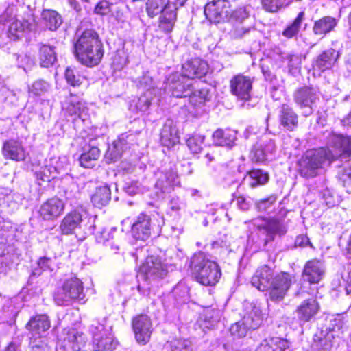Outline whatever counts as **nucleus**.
<instances>
[{"instance_id": "f257e3e1", "label": "nucleus", "mask_w": 351, "mask_h": 351, "mask_svg": "<svg viewBox=\"0 0 351 351\" xmlns=\"http://www.w3.org/2000/svg\"><path fill=\"white\" fill-rule=\"evenodd\" d=\"M293 276L288 271L276 272L274 267L264 264L258 266L251 278L252 285L265 292L272 302L282 300L293 284Z\"/></svg>"}, {"instance_id": "f03ea898", "label": "nucleus", "mask_w": 351, "mask_h": 351, "mask_svg": "<svg viewBox=\"0 0 351 351\" xmlns=\"http://www.w3.org/2000/svg\"><path fill=\"white\" fill-rule=\"evenodd\" d=\"M73 53L81 64L89 68L98 66L104 55V47L98 33L93 29L84 30L74 43Z\"/></svg>"}, {"instance_id": "7ed1b4c3", "label": "nucleus", "mask_w": 351, "mask_h": 351, "mask_svg": "<svg viewBox=\"0 0 351 351\" xmlns=\"http://www.w3.org/2000/svg\"><path fill=\"white\" fill-rule=\"evenodd\" d=\"M188 271L199 284L206 287L215 286L220 280L222 272L219 264L209 259L201 251L194 253L190 258Z\"/></svg>"}, {"instance_id": "20e7f679", "label": "nucleus", "mask_w": 351, "mask_h": 351, "mask_svg": "<svg viewBox=\"0 0 351 351\" xmlns=\"http://www.w3.org/2000/svg\"><path fill=\"white\" fill-rule=\"evenodd\" d=\"M84 283L76 276L60 279L53 293V300L57 306H67L72 302L84 298Z\"/></svg>"}, {"instance_id": "39448f33", "label": "nucleus", "mask_w": 351, "mask_h": 351, "mask_svg": "<svg viewBox=\"0 0 351 351\" xmlns=\"http://www.w3.org/2000/svg\"><path fill=\"white\" fill-rule=\"evenodd\" d=\"M326 154L325 149L307 151L298 161L300 176L306 179L317 176L318 171L323 167Z\"/></svg>"}, {"instance_id": "423d86ee", "label": "nucleus", "mask_w": 351, "mask_h": 351, "mask_svg": "<svg viewBox=\"0 0 351 351\" xmlns=\"http://www.w3.org/2000/svg\"><path fill=\"white\" fill-rule=\"evenodd\" d=\"M85 343V335L74 327L64 328L57 339V347L62 351H80Z\"/></svg>"}, {"instance_id": "0eeeda50", "label": "nucleus", "mask_w": 351, "mask_h": 351, "mask_svg": "<svg viewBox=\"0 0 351 351\" xmlns=\"http://www.w3.org/2000/svg\"><path fill=\"white\" fill-rule=\"evenodd\" d=\"M131 326L134 337L138 344L147 345L151 340L154 332L153 322L146 313H139L131 319Z\"/></svg>"}, {"instance_id": "6e6552de", "label": "nucleus", "mask_w": 351, "mask_h": 351, "mask_svg": "<svg viewBox=\"0 0 351 351\" xmlns=\"http://www.w3.org/2000/svg\"><path fill=\"white\" fill-rule=\"evenodd\" d=\"M66 208V202L57 195L46 199L38 210V217L42 221H53L62 216Z\"/></svg>"}, {"instance_id": "1a4fd4ad", "label": "nucleus", "mask_w": 351, "mask_h": 351, "mask_svg": "<svg viewBox=\"0 0 351 351\" xmlns=\"http://www.w3.org/2000/svg\"><path fill=\"white\" fill-rule=\"evenodd\" d=\"M167 85L172 95L177 98L186 97L190 90L197 88L195 82L184 76L182 73H171L167 80Z\"/></svg>"}, {"instance_id": "9d476101", "label": "nucleus", "mask_w": 351, "mask_h": 351, "mask_svg": "<svg viewBox=\"0 0 351 351\" xmlns=\"http://www.w3.org/2000/svg\"><path fill=\"white\" fill-rule=\"evenodd\" d=\"M254 78L239 73L230 80V91L237 99L247 101L252 98Z\"/></svg>"}, {"instance_id": "9b49d317", "label": "nucleus", "mask_w": 351, "mask_h": 351, "mask_svg": "<svg viewBox=\"0 0 351 351\" xmlns=\"http://www.w3.org/2000/svg\"><path fill=\"white\" fill-rule=\"evenodd\" d=\"M206 18L213 23H219L230 18L232 11L229 10V3L225 0H213L204 6Z\"/></svg>"}, {"instance_id": "f8f14e48", "label": "nucleus", "mask_w": 351, "mask_h": 351, "mask_svg": "<svg viewBox=\"0 0 351 351\" xmlns=\"http://www.w3.org/2000/svg\"><path fill=\"white\" fill-rule=\"evenodd\" d=\"M1 154L4 159L17 162H24L29 155L23 142L12 138L3 142Z\"/></svg>"}, {"instance_id": "ddd939ff", "label": "nucleus", "mask_w": 351, "mask_h": 351, "mask_svg": "<svg viewBox=\"0 0 351 351\" xmlns=\"http://www.w3.org/2000/svg\"><path fill=\"white\" fill-rule=\"evenodd\" d=\"M118 345L112 334L99 324L93 332V348L94 351H113Z\"/></svg>"}, {"instance_id": "4468645a", "label": "nucleus", "mask_w": 351, "mask_h": 351, "mask_svg": "<svg viewBox=\"0 0 351 351\" xmlns=\"http://www.w3.org/2000/svg\"><path fill=\"white\" fill-rule=\"evenodd\" d=\"M208 70L209 66L206 61L200 58L194 57L182 64L180 73L193 81L204 77L208 73Z\"/></svg>"}, {"instance_id": "2eb2a0df", "label": "nucleus", "mask_w": 351, "mask_h": 351, "mask_svg": "<svg viewBox=\"0 0 351 351\" xmlns=\"http://www.w3.org/2000/svg\"><path fill=\"white\" fill-rule=\"evenodd\" d=\"M339 52L334 48H328L322 51L312 62V69L314 73L318 75L332 69L339 58Z\"/></svg>"}, {"instance_id": "dca6fc26", "label": "nucleus", "mask_w": 351, "mask_h": 351, "mask_svg": "<svg viewBox=\"0 0 351 351\" xmlns=\"http://www.w3.org/2000/svg\"><path fill=\"white\" fill-rule=\"evenodd\" d=\"M258 220L260 223L256 224V229L258 230H265L267 234L265 245L274 241L276 234L282 236L287 232L285 227L278 218L274 217H258Z\"/></svg>"}, {"instance_id": "f3484780", "label": "nucleus", "mask_w": 351, "mask_h": 351, "mask_svg": "<svg viewBox=\"0 0 351 351\" xmlns=\"http://www.w3.org/2000/svg\"><path fill=\"white\" fill-rule=\"evenodd\" d=\"M131 234L136 240L145 241L151 236L152 219L145 212L141 213L131 226Z\"/></svg>"}, {"instance_id": "a211bd4d", "label": "nucleus", "mask_w": 351, "mask_h": 351, "mask_svg": "<svg viewBox=\"0 0 351 351\" xmlns=\"http://www.w3.org/2000/svg\"><path fill=\"white\" fill-rule=\"evenodd\" d=\"M321 309L320 304L315 296L304 300L295 308L298 319L308 322L314 319Z\"/></svg>"}, {"instance_id": "6ab92c4d", "label": "nucleus", "mask_w": 351, "mask_h": 351, "mask_svg": "<svg viewBox=\"0 0 351 351\" xmlns=\"http://www.w3.org/2000/svg\"><path fill=\"white\" fill-rule=\"evenodd\" d=\"M324 274L325 270L321 261L317 258H313L304 264L302 276L304 281L313 285L319 283Z\"/></svg>"}, {"instance_id": "aec40b11", "label": "nucleus", "mask_w": 351, "mask_h": 351, "mask_svg": "<svg viewBox=\"0 0 351 351\" xmlns=\"http://www.w3.org/2000/svg\"><path fill=\"white\" fill-rule=\"evenodd\" d=\"M245 8H239L232 11L228 21L231 23L230 34L234 38H239L249 32V27L243 24V20L247 18Z\"/></svg>"}, {"instance_id": "412c9836", "label": "nucleus", "mask_w": 351, "mask_h": 351, "mask_svg": "<svg viewBox=\"0 0 351 351\" xmlns=\"http://www.w3.org/2000/svg\"><path fill=\"white\" fill-rule=\"evenodd\" d=\"M293 100L300 108H310L318 99L316 90L310 86H303L297 88L293 93Z\"/></svg>"}, {"instance_id": "4be33fe9", "label": "nucleus", "mask_w": 351, "mask_h": 351, "mask_svg": "<svg viewBox=\"0 0 351 351\" xmlns=\"http://www.w3.org/2000/svg\"><path fill=\"white\" fill-rule=\"evenodd\" d=\"M178 129L171 121L165 123L160 132V142L163 147L170 149L180 143Z\"/></svg>"}, {"instance_id": "5701e85b", "label": "nucleus", "mask_w": 351, "mask_h": 351, "mask_svg": "<svg viewBox=\"0 0 351 351\" xmlns=\"http://www.w3.org/2000/svg\"><path fill=\"white\" fill-rule=\"evenodd\" d=\"M278 121L282 128L290 132L295 130L298 127V115L287 104H282L280 106Z\"/></svg>"}, {"instance_id": "b1692460", "label": "nucleus", "mask_w": 351, "mask_h": 351, "mask_svg": "<svg viewBox=\"0 0 351 351\" xmlns=\"http://www.w3.org/2000/svg\"><path fill=\"white\" fill-rule=\"evenodd\" d=\"M25 327L32 336L40 337L51 328V320L46 314H36L29 318Z\"/></svg>"}, {"instance_id": "393cba45", "label": "nucleus", "mask_w": 351, "mask_h": 351, "mask_svg": "<svg viewBox=\"0 0 351 351\" xmlns=\"http://www.w3.org/2000/svg\"><path fill=\"white\" fill-rule=\"evenodd\" d=\"M82 221V215L76 210H73L67 213L60 223L59 228L62 234H71L76 229L80 228Z\"/></svg>"}, {"instance_id": "a878e982", "label": "nucleus", "mask_w": 351, "mask_h": 351, "mask_svg": "<svg viewBox=\"0 0 351 351\" xmlns=\"http://www.w3.org/2000/svg\"><path fill=\"white\" fill-rule=\"evenodd\" d=\"M332 146L337 151L335 156H332V160L338 158L348 159L351 156V136L342 134H335L332 139Z\"/></svg>"}, {"instance_id": "bb28decb", "label": "nucleus", "mask_w": 351, "mask_h": 351, "mask_svg": "<svg viewBox=\"0 0 351 351\" xmlns=\"http://www.w3.org/2000/svg\"><path fill=\"white\" fill-rule=\"evenodd\" d=\"M37 60L40 67L47 69L51 67L57 60L56 47L49 44L40 43Z\"/></svg>"}, {"instance_id": "cd10ccee", "label": "nucleus", "mask_w": 351, "mask_h": 351, "mask_svg": "<svg viewBox=\"0 0 351 351\" xmlns=\"http://www.w3.org/2000/svg\"><path fill=\"white\" fill-rule=\"evenodd\" d=\"M141 272L145 276V278H162L165 269L162 263L153 256L148 257L140 267Z\"/></svg>"}, {"instance_id": "c85d7f7f", "label": "nucleus", "mask_w": 351, "mask_h": 351, "mask_svg": "<svg viewBox=\"0 0 351 351\" xmlns=\"http://www.w3.org/2000/svg\"><path fill=\"white\" fill-rule=\"evenodd\" d=\"M127 148V141L123 138L118 137L108 145L104 158L107 163H114L121 159Z\"/></svg>"}, {"instance_id": "c756f323", "label": "nucleus", "mask_w": 351, "mask_h": 351, "mask_svg": "<svg viewBox=\"0 0 351 351\" xmlns=\"http://www.w3.org/2000/svg\"><path fill=\"white\" fill-rule=\"evenodd\" d=\"M289 347L287 339L280 337H269L261 342L256 351H285Z\"/></svg>"}, {"instance_id": "7c9ffc66", "label": "nucleus", "mask_w": 351, "mask_h": 351, "mask_svg": "<svg viewBox=\"0 0 351 351\" xmlns=\"http://www.w3.org/2000/svg\"><path fill=\"white\" fill-rule=\"evenodd\" d=\"M179 8L167 6V10L162 13L158 19V27L165 33H171L175 26L178 18Z\"/></svg>"}, {"instance_id": "2f4dec72", "label": "nucleus", "mask_w": 351, "mask_h": 351, "mask_svg": "<svg viewBox=\"0 0 351 351\" xmlns=\"http://www.w3.org/2000/svg\"><path fill=\"white\" fill-rule=\"evenodd\" d=\"M337 25V20L335 18L324 16L314 22L312 30L315 36L322 38L333 31Z\"/></svg>"}, {"instance_id": "473e14b6", "label": "nucleus", "mask_w": 351, "mask_h": 351, "mask_svg": "<svg viewBox=\"0 0 351 351\" xmlns=\"http://www.w3.org/2000/svg\"><path fill=\"white\" fill-rule=\"evenodd\" d=\"M265 319L266 317L263 311L259 307L254 306L243 317L242 323L248 330H256L262 326Z\"/></svg>"}, {"instance_id": "72a5a7b5", "label": "nucleus", "mask_w": 351, "mask_h": 351, "mask_svg": "<svg viewBox=\"0 0 351 351\" xmlns=\"http://www.w3.org/2000/svg\"><path fill=\"white\" fill-rule=\"evenodd\" d=\"M212 138L215 143L221 147H232L236 140V134L230 128H219L213 134Z\"/></svg>"}, {"instance_id": "f704fd0d", "label": "nucleus", "mask_w": 351, "mask_h": 351, "mask_svg": "<svg viewBox=\"0 0 351 351\" xmlns=\"http://www.w3.org/2000/svg\"><path fill=\"white\" fill-rule=\"evenodd\" d=\"M73 96L75 95L70 93L69 96L64 101L62 110L66 117H71L75 121L81 117L83 103L81 99H73Z\"/></svg>"}, {"instance_id": "c9c22d12", "label": "nucleus", "mask_w": 351, "mask_h": 351, "mask_svg": "<svg viewBox=\"0 0 351 351\" xmlns=\"http://www.w3.org/2000/svg\"><path fill=\"white\" fill-rule=\"evenodd\" d=\"M334 336L330 332L322 331L314 335L312 348L313 351H330L332 348Z\"/></svg>"}, {"instance_id": "e433bc0d", "label": "nucleus", "mask_w": 351, "mask_h": 351, "mask_svg": "<svg viewBox=\"0 0 351 351\" xmlns=\"http://www.w3.org/2000/svg\"><path fill=\"white\" fill-rule=\"evenodd\" d=\"M197 86L187 94L189 103L195 108L203 107L209 100V90L206 87H199L197 83Z\"/></svg>"}, {"instance_id": "4c0bfd02", "label": "nucleus", "mask_w": 351, "mask_h": 351, "mask_svg": "<svg viewBox=\"0 0 351 351\" xmlns=\"http://www.w3.org/2000/svg\"><path fill=\"white\" fill-rule=\"evenodd\" d=\"M41 16L45 27L50 31L56 30L62 23L60 14L52 9L43 10Z\"/></svg>"}, {"instance_id": "58836bf2", "label": "nucleus", "mask_w": 351, "mask_h": 351, "mask_svg": "<svg viewBox=\"0 0 351 351\" xmlns=\"http://www.w3.org/2000/svg\"><path fill=\"white\" fill-rule=\"evenodd\" d=\"M100 155V149L97 147L92 146L80 156V165L86 169H92L96 165Z\"/></svg>"}, {"instance_id": "ea45409f", "label": "nucleus", "mask_w": 351, "mask_h": 351, "mask_svg": "<svg viewBox=\"0 0 351 351\" xmlns=\"http://www.w3.org/2000/svg\"><path fill=\"white\" fill-rule=\"evenodd\" d=\"M247 176L249 179L248 185L250 188L254 189L259 186H264L269 180V175L267 171L261 169H252L247 171Z\"/></svg>"}, {"instance_id": "a19ab883", "label": "nucleus", "mask_w": 351, "mask_h": 351, "mask_svg": "<svg viewBox=\"0 0 351 351\" xmlns=\"http://www.w3.org/2000/svg\"><path fill=\"white\" fill-rule=\"evenodd\" d=\"M169 8L174 7L170 0H147L145 4V10L149 18H154Z\"/></svg>"}, {"instance_id": "79ce46f5", "label": "nucleus", "mask_w": 351, "mask_h": 351, "mask_svg": "<svg viewBox=\"0 0 351 351\" xmlns=\"http://www.w3.org/2000/svg\"><path fill=\"white\" fill-rule=\"evenodd\" d=\"M111 199V191L108 186H101L96 189L91 196V202L94 206L102 208L108 205Z\"/></svg>"}, {"instance_id": "37998d69", "label": "nucleus", "mask_w": 351, "mask_h": 351, "mask_svg": "<svg viewBox=\"0 0 351 351\" xmlns=\"http://www.w3.org/2000/svg\"><path fill=\"white\" fill-rule=\"evenodd\" d=\"M64 75L66 83L74 88L80 87L87 80L86 77L75 66L66 67Z\"/></svg>"}, {"instance_id": "c03bdc74", "label": "nucleus", "mask_w": 351, "mask_h": 351, "mask_svg": "<svg viewBox=\"0 0 351 351\" xmlns=\"http://www.w3.org/2000/svg\"><path fill=\"white\" fill-rule=\"evenodd\" d=\"M304 11H300L294 19L282 31V34L284 37L290 39L296 37L300 31L302 23L304 19Z\"/></svg>"}, {"instance_id": "a18cd8bd", "label": "nucleus", "mask_w": 351, "mask_h": 351, "mask_svg": "<svg viewBox=\"0 0 351 351\" xmlns=\"http://www.w3.org/2000/svg\"><path fill=\"white\" fill-rule=\"evenodd\" d=\"M204 136L192 134L186 139V145L191 154L199 158V154L204 150Z\"/></svg>"}, {"instance_id": "49530a36", "label": "nucleus", "mask_w": 351, "mask_h": 351, "mask_svg": "<svg viewBox=\"0 0 351 351\" xmlns=\"http://www.w3.org/2000/svg\"><path fill=\"white\" fill-rule=\"evenodd\" d=\"M262 9L267 13L275 14L287 7L289 0H260Z\"/></svg>"}, {"instance_id": "de8ad7c7", "label": "nucleus", "mask_w": 351, "mask_h": 351, "mask_svg": "<svg viewBox=\"0 0 351 351\" xmlns=\"http://www.w3.org/2000/svg\"><path fill=\"white\" fill-rule=\"evenodd\" d=\"M152 104V98L146 94H142L139 97H134L130 104V106L138 112H146Z\"/></svg>"}, {"instance_id": "09e8293b", "label": "nucleus", "mask_w": 351, "mask_h": 351, "mask_svg": "<svg viewBox=\"0 0 351 351\" xmlns=\"http://www.w3.org/2000/svg\"><path fill=\"white\" fill-rule=\"evenodd\" d=\"M49 84L43 80H38L34 82L28 88V93L30 97H40L47 93Z\"/></svg>"}, {"instance_id": "8fccbe9b", "label": "nucleus", "mask_w": 351, "mask_h": 351, "mask_svg": "<svg viewBox=\"0 0 351 351\" xmlns=\"http://www.w3.org/2000/svg\"><path fill=\"white\" fill-rule=\"evenodd\" d=\"M24 32L20 23V20L12 19L8 26L7 36L10 40L16 41L21 38Z\"/></svg>"}, {"instance_id": "3c124183", "label": "nucleus", "mask_w": 351, "mask_h": 351, "mask_svg": "<svg viewBox=\"0 0 351 351\" xmlns=\"http://www.w3.org/2000/svg\"><path fill=\"white\" fill-rule=\"evenodd\" d=\"M112 3L107 0L99 1L93 10L95 14L99 16H106L112 11Z\"/></svg>"}, {"instance_id": "603ef678", "label": "nucleus", "mask_w": 351, "mask_h": 351, "mask_svg": "<svg viewBox=\"0 0 351 351\" xmlns=\"http://www.w3.org/2000/svg\"><path fill=\"white\" fill-rule=\"evenodd\" d=\"M338 180L343 186L351 185V165L345 166L338 173Z\"/></svg>"}, {"instance_id": "864d4df0", "label": "nucleus", "mask_w": 351, "mask_h": 351, "mask_svg": "<svg viewBox=\"0 0 351 351\" xmlns=\"http://www.w3.org/2000/svg\"><path fill=\"white\" fill-rule=\"evenodd\" d=\"M34 175L37 180L43 182H49L53 178L49 167L47 165L43 166L38 171H36Z\"/></svg>"}, {"instance_id": "5fc2aeb1", "label": "nucleus", "mask_w": 351, "mask_h": 351, "mask_svg": "<svg viewBox=\"0 0 351 351\" xmlns=\"http://www.w3.org/2000/svg\"><path fill=\"white\" fill-rule=\"evenodd\" d=\"M247 330H248V328L243 325L242 320L241 322L234 323L230 327L231 335L237 339L244 337L246 335Z\"/></svg>"}, {"instance_id": "6e6d98bb", "label": "nucleus", "mask_w": 351, "mask_h": 351, "mask_svg": "<svg viewBox=\"0 0 351 351\" xmlns=\"http://www.w3.org/2000/svg\"><path fill=\"white\" fill-rule=\"evenodd\" d=\"M20 23L24 31H31L33 26L36 24L34 14L27 12L23 19L20 21Z\"/></svg>"}, {"instance_id": "4d7b16f0", "label": "nucleus", "mask_w": 351, "mask_h": 351, "mask_svg": "<svg viewBox=\"0 0 351 351\" xmlns=\"http://www.w3.org/2000/svg\"><path fill=\"white\" fill-rule=\"evenodd\" d=\"M232 202H235L237 206L242 210H248L250 208V203L244 195L237 193L232 195Z\"/></svg>"}, {"instance_id": "13d9d810", "label": "nucleus", "mask_w": 351, "mask_h": 351, "mask_svg": "<svg viewBox=\"0 0 351 351\" xmlns=\"http://www.w3.org/2000/svg\"><path fill=\"white\" fill-rule=\"evenodd\" d=\"M276 201V197L274 195H271L268 197H264L256 202V206L259 210H265V208L270 207Z\"/></svg>"}, {"instance_id": "bf43d9fd", "label": "nucleus", "mask_w": 351, "mask_h": 351, "mask_svg": "<svg viewBox=\"0 0 351 351\" xmlns=\"http://www.w3.org/2000/svg\"><path fill=\"white\" fill-rule=\"evenodd\" d=\"M295 245L302 248L308 246L313 247L309 238L306 234H300L297 236L295 240Z\"/></svg>"}, {"instance_id": "052dcab7", "label": "nucleus", "mask_w": 351, "mask_h": 351, "mask_svg": "<svg viewBox=\"0 0 351 351\" xmlns=\"http://www.w3.org/2000/svg\"><path fill=\"white\" fill-rule=\"evenodd\" d=\"M51 258L42 256L37 261L38 266L43 270H47L50 267Z\"/></svg>"}, {"instance_id": "680f3d73", "label": "nucleus", "mask_w": 351, "mask_h": 351, "mask_svg": "<svg viewBox=\"0 0 351 351\" xmlns=\"http://www.w3.org/2000/svg\"><path fill=\"white\" fill-rule=\"evenodd\" d=\"M265 160V155L262 150H256L252 155V160L256 163L263 162Z\"/></svg>"}, {"instance_id": "e2e57ef3", "label": "nucleus", "mask_w": 351, "mask_h": 351, "mask_svg": "<svg viewBox=\"0 0 351 351\" xmlns=\"http://www.w3.org/2000/svg\"><path fill=\"white\" fill-rule=\"evenodd\" d=\"M217 154L213 148L209 147L204 152V158L207 162H211L217 156Z\"/></svg>"}, {"instance_id": "0e129e2a", "label": "nucleus", "mask_w": 351, "mask_h": 351, "mask_svg": "<svg viewBox=\"0 0 351 351\" xmlns=\"http://www.w3.org/2000/svg\"><path fill=\"white\" fill-rule=\"evenodd\" d=\"M344 253L347 258L351 259V232L347 239Z\"/></svg>"}, {"instance_id": "69168bd1", "label": "nucleus", "mask_w": 351, "mask_h": 351, "mask_svg": "<svg viewBox=\"0 0 351 351\" xmlns=\"http://www.w3.org/2000/svg\"><path fill=\"white\" fill-rule=\"evenodd\" d=\"M18 60L21 64V66L25 68V66H28V62L31 61L30 57L27 55L18 56Z\"/></svg>"}, {"instance_id": "338daca9", "label": "nucleus", "mask_w": 351, "mask_h": 351, "mask_svg": "<svg viewBox=\"0 0 351 351\" xmlns=\"http://www.w3.org/2000/svg\"><path fill=\"white\" fill-rule=\"evenodd\" d=\"M347 37L351 40V10L350 11L347 16Z\"/></svg>"}, {"instance_id": "774afa93", "label": "nucleus", "mask_w": 351, "mask_h": 351, "mask_svg": "<svg viewBox=\"0 0 351 351\" xmlns=\"http://www.w3.org/2000/svg\"><path fill=\"white\" fill-rule=\"evenodd\" d=\"M344 126H351V111L341 119Z\"/></svg>"}]
</instances>
